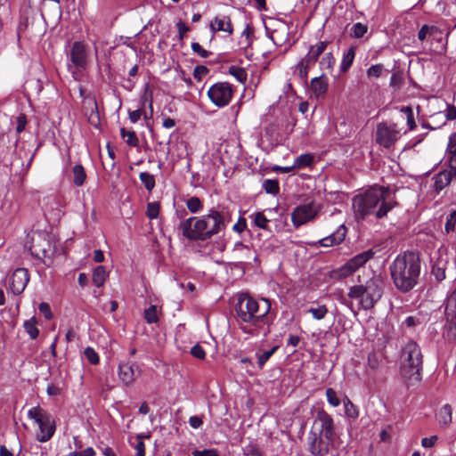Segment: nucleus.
Masks as SVG:
<instances>
[{
	"label": "nucleus",
	"mask_w": 456,
	"mask_h": 456,
	"mask_svg": "<svg viewBox=\"0 0 456 456\" xmlns=\"http://www.w3.org/2000/svg\"><path fill=\"white\" fill-rule=\"evenodd\" d=\"M396 206L390 189L384 186H371L353 198V209L357 220H363L369 216L381 219Z\"/></svg>",
	"instance_id": "nucleus-1"
},
{
	"label": "nucleus",
	"mask_w": 456,
	"mask_h": 456,
	"mask_svg": "<svg viewBox=\"0 0 456 456\" xmlns=\"http://www.w3.org/2000/svg\"><path fill=\"white\" fill-rule=\"evenodd\" d=\"M228 211L224 208H211L200 217H190L182 221L179 229L190 240H207L225 230L229 222Z\"/></svg>",
	"instance_id": "nucleus-2"
},
{
	"label": "nucleus",
	"mask_w": 456,
	"mask_h": 456,
	"mask_svg": "<svg viewBox=\"0 0 456 456\" xmlns=\"http://www.w3.org/2000/svg\"><path fill=\"white\" fill-rule=\"evenodd\" d=\"M394 286L402 293L410 292L419 283L421 262L418 253L406 251L398 255L389 265Z\"/></svg>",
	"instance_id": "nucleus-3"
},
{
	"label": "nucleus",
	"mask_w": 456,
	"mask_h": 456,
	"mask_svg": "<svg viewBox=\"0 0 456 456\" xmlns=\"http://www.w3.org/2000/svg\"><path fill=\"white\" fill-rule=\"evenodd\" d=\"M235 309L239 321L250 326V329L241 327L242 331L253 335L252 328L258 329L268 322L271 302L266 298L256 299L248 293H242L238 297Z\"/></svg>",
	"instance_id": "nucleus-4"
},
{
	"label": "nucleus",
	"mask_w": 456,
	"mask_h": 456,
	"mask_svg": "<svg viewBox=\"0 0 456 456\" xmlns=\"http://www.w3.org/2000/svg\"><path fill=\"white\" fill-rule=\"evenodd\" d=\"M336 433L333 419L322 411L307 436V449L314 456H326L333 447Z\"/></svg>",
	"instance_id": "nucleus-5"
},
{
	"label": "nucleus",
	"mask_w": 456,
	"mask_h": 456,
	"mask_svg": "<svg viewBox=\"0 0 456 456\" xmlns=\"http://www.w3.org/2000/svg\"><path fill=\"white\" fill-rule=\"evenodd\" d=\"M383 281L379 276L368 280L364 285H355L349 289L348 297L358 299L362 309L372 308L383 294Z\"/></svg>",
	"instance_id": "nucleus-6"
},
{
	"label": "nucleus",
	"mask_w": 456,
	"mask_h": 456,
	"mask_svg": "<svg viewBox=\"0 0 456 456\" xmlns=\"http://www.w3.org/2000/svg\"><path fill=\"white\" fill-rule=\"evenodd\" d=\"M401 374L407 379H420L423 356L419 346L413 340H409L402 348Z\"/></svg>",
	"instance_id": "nucleus-7"
},
{
	"label": "nucleus",
	"mask_w": 456,
	"mask_h": 456,
	"mask_svg": "<svg viewBox=\"0 0 456 456\" xmlns=\"http://www.w3.org/2000/svg\"><path fill=\"white\" fill-rule=\"evenodd\" d=\"M28 417L38 425L37 441L45 443L53 437L55 432V422L48 411L39 406L32 407L28 411Z\"/></svg>",
	"instance_id": "nucleus-8"
},
{
	"label": "nucleus",
	"mask_w": 456,
	"mask_h": 456,
	"mask_svg": "<svg viewBox=\"0 0 456 456\" xmlns=\"http://www.w3.org/2000/svg\"><path fill=\"white\" fill-rule=\"evenodd\" d=\"M232 86L227 82H217L208 90L209 100L218 108L227 106L232 100Z\"/></svg>",
	"instance_id": "nucleus-9"
},
{
	"label": "nucleus",
	"mask_w": 456,
	"mask_h": 456,
	"mask_svg": "<svg viewBox=\"0 0 456 456\" xmlns=\"http://www.w3.org/2000/svg\"><path fill=\"white\" fill-rule=\"evenodd\" d=\"M321 206L314 200L299 205L291 213L293 225L297 228L302 224L314 220L319 214Z\"/></svg>",
	"instance_id": "nucleus-10"
},
{
	"label": "nucleus",
	"mask_w": 456,
	"mask_h": 456,
	"mask_svg": "<svg viewBox=\"0 0 456 456\" xmlns=\"http://www.w3.org/2000/svg\"><path fill=\"white\" fill-rule=\"evenodd\" d=\"M401 137L396 124L381 122L377 125L376 142L384 148H390Z\"/></svg>",
	"instance_id": "nucleus-11"
},
{
	"label": "nucleus",
	"mask_w": 456,
	"mask_h": 456,
	"mask_svg": "<svg viewBox=\"0 0 456 456\" xmlns=\"http://www.w3.org/2000/svg\"><path fill=\"white\" fill-rule=\"evenodd\" d=\"M68 60L71 62V64H68V69L76 79L77 70L85 69L86 64V51L85 45L81 42H74L69 53L68 54Z\"/></svg>",
	"instance_id": "nucleus-12"
},
{
	"label": "nucleus",
	"mask_w": 456,
	"mask_h": 456,
	"mask_svg": "<svg viewBox=\"0 0 456 456\" xmlns=\"http://www.w3.org/2000/svg\"><path fill=\"white\" fill-rule=\"evenodd\" d=\"M374 254L375 253L372 249H368L354 256V257L350 258L343 266L338 269L336 273H338V277L340 278H346L351 275L369 260H370L374 256Z\"/></svg>",
	"instance_id": "nucleus-13"
},
{
	"label": "nucleus",
	"mask_w": 456,
	"mask_h": 456,
	"mask_svg": "<svg viewBox=\"0 0 456 456\" xmlns=\"http://www.w3.org/2000/svg\"><path fill=\"white\" fill-rule=\"evenodd\" d=\"M29 281L28 272L25 268H17L10 277V289L13 294H20Z\"/></svg>",
	"instance_id": "nucleus-14"
},
{
	"label": "nucleus",
	"mask_w": 456,
	"mask_h": 456,
	"mask_svg": "<svg viewBox=\"0 0 456 456\" xmlns=\"http://www.w3.org/2000/svg\"><path fill=\"white\" fill-rule=\"evenodd\" d=\"M136 372L139 373V368L134 362L120 363L118 365V378L125 386H130L134 383Z\"/></svg>",
	"instance_id": "nucleus-15"
},
{
	"label": "nucleus",
	"mask_w": 456,
	"mask_h": 456,
	"mask_svg": "<svg viewBox=\"0 0 456 456\" xmlns=\"http://www.w3.org/2000/svg\"><path fill=\"white\" fill-rule=\"evenodd\" d=\"M347 229L344 224H341L336 232L329 236L321 239L318 244L322 247H331L340 244L346 238Z\"/></svg>",
	"instance_id": "nucleus-16"
},
{
	"label": "nucleus",
	"mask_w": 456,
	"mask_h": 456,
	"mask_svg": "<svg viewBox=\"0 0 456 456\" xmlns=\"http://www.w3.org/2000/svg\"><path fill=\"white\" fill-rule=\"evenodd\" d=\"M445 319L456 320V287H452L447 292L444 301Z\"/></svg>",
	"instance_id": "nucleus-17"
},
{
	"label": "nucleus",
	"mask_w": 456,
	"mask_h": 456,
	"mask_svg": "<svg viewBox=\"0 0 456 456\" xmlns=\"http://www.w3.org/2000/svg\"><path fill=\"white\" fill-rule=\"evenodd\" d=\"M210 28L214 33L217 31H224L228 35H232L233 32L231 19L226 15L216 16L211 22Z\"/></svg>",
	"instance_id": "nucleus-18"
},
{
	"label": "nucleus",
	"mask_w": 456,
	"mask_h": 456,
	"mask_svg": "<svg viewBox=\"0 0 456 456\" xmlns=\"http://www.w3.org/2000/svg\"><path fill=\"white\" fill-rule=\"evenodd\" d=\"M455 172L452 170H444L439 172L437 175L434 176V189L436 192L441 191L444 187H446L452 181V177H454Z\"/></svg>",
	"instance_id": "nucleus-19"
},
{
	"label": "nucleus",
	"mask_w": 456,
	"mask_h": 456,
	"mask_svg": "<svg viewBox=\"0 0 456 456\" xmlns=\"http://www.w3.org/2000/svg\"><path fill=\"white\" fill-rule=\"evenodd\" d=\"M328 43L325 41L319 42L315 45H311L307 54L302 61L306 62V65L314 64L319 56L325 51Z\"/></svg>",
	"instance_id": "nucleus-20"
},
{
	"label": "nucleus",
	"mask_w": 456,
	"mask_h": 456,
	"mask_svg": "<svg viewBox=\"0 0 456 456\" xmlns=\"http://www.w3.org/2000/svg\"><path fill=\"white\" fill-rule=\"evenodd\" d=\"M311 89L317 98L323 96L328 89V78L324 75L314 77L311 81Z\"/></svg>",
	"instance_id": "nucleus-21"
},
{
	"label": "nucleus",
	"mask_w": 456,
	"mask_h": 456,
	"mask_svg": "<svg viewBox=\"0 0 456 456\" xmlns=\"http://www.w3.org/2000/svg\"><path fill=\"white\" fill-rule=\"evenodd\" d=\"M355 56V47L351 46L343 53L342 61L340 64L341 72H346L352 66Z\"/></svg>",
	"instance_id": "nucleus-22"
},
{
	"label": "nucleus",
	"mask_w": 456,
	"mask_h": 456,
	"mask_svg": "<svg viewBox=\"0 0 456 456\" xmlns=\"http://www.w3.org/2000/svg\"><path fill=\"white\" fill-rule=\"evenodd\" d=\"M443 336L449 342H456V320L446 319Z\"/></svg>",
	"instance_id": "nucleus-23"
},
{
	"label": "nucleus",
	"mask_w": 456,
	"mask_h": 456,
	"mask_svg": "<svg viewBox=\"0 0 456 456\" xmlns=\"http://www.w3.org/2000/svg\"><path fill=\"white\" fill-rule=\"evenodd\" d=\"M73 183L76 186H82L86 179V174L81 164H77L72 168Z\"/></svg>",
	"instance_id": "nucleus-24"
},
{
	"label": "nucleus",
	"mask_w": 456,
	"mask_h": 456,
	"mask_svg": "<svg viewBox=\"0 0 456 456\" xmlns=\"http://www.w3.org/2000/svg\"><path fill=\"white\" fill-rule=\"evenodd\" d=\"M107 277L108 273L106 268L102 265H99L94 270L93 282L96 287L101 288L103 286Z\"/></svg>",
	"instance_id": "nucleus-25"
},
{
	"label": "nucleus",
	"mask_w": 456,
	"mask_h": 456,
	"mask_svg": "<svg viewBox=\"0 0 456 456\" xmlns=\"http://www.w3.org/2000/svg\"><path fill=\"white\" fill-rule=\"evenodd\" d=\"M452 410L450 404H444L439 411L438 421L441 425L448 427L452 422Z\"/></svg>",
	"instance_id": "nucleus-26"
},
{
	"label": "nucleus",
	"mask_w": 456,
	"mask_h": 456,
	"mask_svg": "<svg viewBox=\"0 0 456 456\" xmlns=\"http://www.w3.org/2000/svg\"><path fill=\"white\" fill-rule=\"evenodd\" d=\"M37 322L35 317L24 322L23 327L31 339H36L39 335V330L37 327Z\"/></svg>",
	"instance_id": "nucleus-27"
},
{
	"label": "nucleus",
	"mask_w": 456,
	"mask_h": 456,
	"mask_svg": "<svg viewBox=\"0 0 456 456\" xmlns=\"http://www.w3.org/2000/svg\"><path fill=\"white\" fill-rule=\"evenodd\" d=\"M314 163V157L310 153L301 154L294 160L296 168L310 167Z\"/></svg>",
	"instance_id": "nucleus-28"
},
{
	"label": "nucleus",
	"mask_w": 456,
	"mask_h": 456,
	"mask_svg": "<svg viewBox=\"0 0 456 456\" xmlns=\"http://www.w3.org/2000/svg\"><path fill=\"white\" fill-rule=\"evenodd\" d=\"M121 137L126 140V142L131 147H137L139 140L134 131H126L125 128L120 129Z\"/></svg>",
	"instance_id": "nucleus-29"
},
{
	"label": "nucleus",
	"mask_w": 456,
	"mask_h": 456,
	"mask_svg": "<svg viewBox=\"0 0 456 456\" xmlns=\"http://www.w3.org/2000/svg\"><path fill=\"white\" fill-rule=\"evenodd\" d=\"M263 189L268 194L276 195L280 191L279 181L277 179H266L263 182Z\"/></svg>",
	"instance_id": "nucleus-30"
},
{
	"label": "nucleus",
	"mask_w": 456,
	"mask_h": 456,
	"mask_svg": "<svg viewBox=\"0 0 456 456\" xmlns=\"http://www.w3.org/2000/svg\"><path fill=\"white\" fill-rule=\"evenodd\" d=\"M139 178L148 191H151L154 189L155 178L153 175L148 172H141Z\"/></svg>",
	"instance_id": "nucleus-31"
},
{
	"label": "nucleus",
	"mask_w": 456,
	"mask_h": 456,
	"mask_svg": "<svg viewBox=\"0 0 456 456\" xmlns=\"http://www.w3.org/2000/svg\"><path fill=\"white\" fill-rule=\"evenodd\" d=\"M252 218L254 224L263 230H268L269 220L265 217V216L262 212H256L250 216Z\"/></svg>",
	"instance_id": "nucleus-32"
},
{
	"label": "nucleus",
	"mask_w": 456,
	"mask_h": 456,
	"mask_svg": "<svg viewBox=\"0 0 456 456\" xmlns=\"http://www.w3.org/2000/svg\"><path fill=\"white\" fill-rule=\"evenodd\" d=\"M144 319L149 324L157 323L159 322V315L156 305H151L144 310Z\"/></svg>",
	"instance_id": "nucleus-33"
},
{
	"label": "nucleus",
	"mask_w": 456,
	"mask_h": 456,
	"mask_svg": "<svg viewBox=\"0 0 456 456\" xmlns=\"http://www.w3.org/2000/svg\"><path fill=\"white\" fill-rule=\"evenodd\" d=\"M334 64H335V58L333 57L332 53H325L320 61L321 69L322 70H329L330 72L332 71Z\"/></svg>",
	"instance_id": "nucleus-34"
},
{
	"label": "nucleus",
	"mask_w": 456,
	"mask_h": 456,
	"mask_svg": "<svg viewBox=\"0 0 456 456\" xmlns=\"http://www.w3.org/2000/svg\"><path fill=\"white\" fill-rule=\"evenodd\" d=\"M186 206L189 211L193 214L198 213L203 208V204L198 197H191L188 199L186 201Z\"/></svg>",
	"instance_id": "nucleus-35"
},
{
	"label": "nucleus",
	"mask_w": 456,
	"mask_h": 456,
	"mask_svg": "<svg viewBox=\"0 0 456 456\" xmlns=\"http://www.w3.org/2000/svg\"><path fill=\"white\" fill-rule=\"evenodd\" d=\"M229 73L240 83H244L247 79V72L243 68L238 66H231L229 68Z\"/></svg>",
	"instance_id": "nucleus-36"
},
{
	"label": "nucleus",
	"mask_w": 456,
	"mask_h": 456,
	"mask_svg": "<svg viewBox=\"0 0 456 456\" xmlns=\"http://www.w3.org/2000/svg\"><path fill=\"white\" fill-rule=\"evenodd\" d=\"M279 346H274L270 350L264 352L261 354H256L257 364L260 369H263L265 362L271 358V356L278 350Z\"/></svg>",
	"instance_id": "nucleus-37"
},
{
	"label": "nucleus",
	"mask_w": 456,
	"mask_h": 456,
	"mask_svg": "<svg viewBox=\"0 0 456 456\" xmlns=\"http://www.w3.org/2000/svg\"><path fill=\"white\" fill-rule=\"evenodd\" d=\"M368 27L367 25L357 22L353 25L350 30V34L353 37L361 38L367 32Z\"/></svg>",
	"instance_id": "nucleus-38"
},
{
	"label": "nucleus",
	"mask_w": 456,
	"mask_h": 456,
	"mask_svg": "<svg viewBox=\"0 0 456 456\" xmlns=\"http://www.w3.org/2000/svg\"><path fill=\"white\" fill-rule=\"evenodd\" d=\"M307 313L312 314L313 317L315 320H322L326 316V314L328 313V309H327L326 305H318L317 307L309 308L307 310Z\"/></svg>",
	"instance_id": "nucleus-39"
},
{
	"label": "nucleus",
	"mask_w": 456,
	"mask_h": 456,
	"mask_svg": "<svg viewBox=\"0 0 456 456\" xmlns=\"http://www.w3.org/2000/svg\"><path fill=\"white\" fill-rule=\"evenodd\" d=\"M345 411L347 417L355 419L359 415V410L348 398L344 401Z\"/></svg>",
	"instance_id": "nucleus-40"
},
{
	"label": "nucleus",
	"mask_w": 456,
	"mask_h": 456,
	"mask_svg": "<svg viewBox=\"0 0 456 456\" xmlns=\"http://www.w3.org/2000/svg\"><path fill=\"white\" fill-rule=\"evenodd\" d=\"M444 230L446 233H451L456 231V210L451 212L447 216Z\"/></svg>",
	"instance_id": "nucleus-41"
},
{
	"label": "nucleus",
	"mask_w": 456,
	"mask_h": 456,
	"mask_svg": "<svg viewBox=\"0 0 456 456\" xmlns=\"http://www.w3.org/2000/svg\"><path fill=\"white\" fill-rule=\"evenodd\" d=\"M431 273L437 281H442L445 279V268L441 265V263L434 265L432 266Z\"/></svg>",
	"instance_id": "nucleus-42"
},
{
	"label": "nucleus",
	"mask_w": 456,
	"mask_h": 456,
	"mask_svg": "<svg viewBox=\"0 0 456 456\" xmlns=\"http://www.w3.org/2000/svg\"><path fill=\"white\" fill-rule=\"evenodd\" d=\"M160 206L159 202H150L147 204L146 216L150 219H155L159 216Z\"/></svg>",
	"instance_id": "nucleus-43"
},
{
	"label": "nucleus",
	"mask_w": 456,
	"mask_h": 456,
	"mask_svg": "<svg viewBox=\"0 0 456 456\" xmlns=\"http://www.w3.org/2000/svg\"><path fill=\"white\" fill-rule=\"evenodd\" d=\"M245 456H263V452L256 444H250L243 448Z\"/></svg>",
	"instance_id": "nucleus-44"
},
{
	"label": "nucleus",
	"mask_w": 456,
	"mask_h": 456,
	"mask_svg": "<svg viewBox=\"0 0 456 456\" xmlns=\"http://www.w3.org/2000/svg\"><path fill=\"white\" fill-rule=\"evenodd\" d=\"M326 397L329 403L334 407H337L340 404V400L337 395V393L332 388L326 389Z\"/></svg>",
	"instance_id": "nucleus-45"
},
{
	"label": "nucleus",
	"mask_w": 456,
	"mask_h": 456,
	"mask_svg": "<svg viewBox=\"0 0 456 456\" xmlns=\"http://www.w3.org/2000/svg\"><path fill=\"white\" fill-rule=\"evenodd\" d=\"M85 357L92 364H97L99 362V355L94 348L88 346L84 352Z\"/></svg>",
	"instance_id": "nucleus-46"
},
{
	"label": "nucleus",
	"mask_w": 456,
	"mask_h": 456,
	"mask_svg": "<svg viewBox=\"0 0 456 456\" xmlns=\"http://www.w3.org/2000/svg\"><path fill=\"white\" fill-rule=\"evenodd\" d=\"M401 111L406 115L407 125L409 126V129L412 130L416 126V125H415L413 112H412L411 108V107H403Z\"/></svg>",
	"instance_id": "nucleus-47"
},
{
	"label": "nucleus",
	"mask_w": 456,
	"mask_h": 456,
	"mask_svg": "<svg viewBox=\"0 0 456 456\" xmlns=\"http://www.w3.org/2000/svg\"><path fill=\"white\" fill-rule=\"evenodd\" d=\"M311 65H306V62H305L304 61L301 60V61L297 65V71L298 73V76L300 77V78L304 81H305L307 79V70H308V68L310 67Z\"/></svg>",
	"instance_id": "nucleus-48"
},
{
	"label": "nucleus",
	"mask_w": 456,
	"mask_h": 456,
	"mask_svg": "<svg viewBox=\"0 0 456 456\" xmlns=\"http://www.w3.org/2000/svg\"><path fill=\"white\" fill-rule=\"evenodd\" d=\"M436 30L435 27H429L428 25H424L418 32V38L420 41H424L428 35H431Z\"/></svg>",
	"instance_id": "nucleus-49"
},
{
	"label": "nucleus",
	"mask_w": 456,
	"mask_h": 456,
	"mask_svg": "<svg viewBox=\"0 0 456 456\" xmlns=\"http://www.w3.org/2000/svg\"><path fill=\"white\" fill-rule=\"evenodd\" d=\"M191 49L192 51L200 55L202 58H208L211 55V52L207 51L206 49L202 48V46L199 43H192L191 44Z\"/></svg>",
	"instance_id": "nucleus-50"
},
{
	"label": "nucleus",
	"mask_w": 456,
	"mask_h": 456,
	"mask_svg": "<svg viewBox=\"0 0 456 456\" xmlns=\"http://www.w3.org/2000/svg\"><path fill=\"white\" fill-rule=\"evenodd\" d=\"M137 443L134 445L136 456H145V444L142 441V435L136 436Z\"/></svg>",
	"instance_id": "nucleus-51"
},
{
	"label": "nucleus",
	"mask_w": 456,
	"mask_h": 456,
	"mask_svg": "<svg viewBox=\"0 0 456 456\" xmlns=\"http://www.w3.org/2000/svg\"><path fill=\"white\" fill-rule=\"evenodd\" d=\"M383 69L384 67L382 64L371 65L367 70V75L368 77H380Z\"/></svg>",
	"instance_id": "nucleus-52"
},
{
	"label": "nucleus",
	"mask_w": 456,
	"mask_h": 456,
	"mask_svg": "<svg viewBox=\"0 0 456 456\" xmlns=\"http://www.w3.org/2000/svg\"><path fill=\"white\" fill-rule=\"evenodd\" d=\"M208 69L203 65H198L193 69V77L197 80H201V78L208 73Z\"/></svg>",
	"instance_id": "nucleus-53"
},
{
	"label": "nucleus",
	"mask_w": 456,
	"mask_h": 456,
	"mask_svg": "<svg viewBox=\"0 0 456 456\" xmlns=\"http://www.w3.org/2000/svg\"><path fill=\"white\" fill-rule=\"evenodd\" d=\"M191 354L198 358V359H200V360H203L205 357H206V353H205V350L203 349V347L201 346H200L199 344L193 346L191 349Z\"/></svg>",
	"instance_id": "nucleus-54"
},
{
	"label": "nucleus",
	"mask_w": 456,
	"mask_h": 456,
	"mask_svg": "<svg viewBox=\"0 0 456 456\" xmlns=\"http://www.w3.org/2000/svg\"><path fill=\"white\" fill-rule=\"evenodd\" d=\"M39 312L44 314L46 320H51L53 314L50 305L47 303L42 302L38 305Z\"/></svg>",
	"instance_id": "nucleus-55"
},
{
	"label": "nucleus",
	"mask_w": 456,
	"mask_h": 456,
	"mask_svg": "<svg viewBox=\"0 0 456 456\" xmlns=\"http://www.w3.org/2000/svg\"><path fill=\"white\" fill-rule=\"evenodd\" d=\"M142 102L143 106L148 103L149 107L152 110V93L150 91L148 85L146 86L145 91L142 96Z\"/></svg>",
	"instance_id": "nucleus-56"
},
{
	"label": "nucleus",
	"mask_w": 456,
	"mask_h": 456,
	"mask_svg": "<svg viewBox=\"0 0 456 456\" xmlns=\"http://www.w3.org/2000/svg\"><path fill=\"white\" fill-rule=\"evenodd\" d=\"M26 125H27V118L24 114H20L17 118L16 132L18 134H20L22 131H24Z\"/></svg>",
	"instance_id": "nucleus-57"
},
{
	"label": "nucleus",
	"mask_w": 456,
	"mask_h": 456,
	"mask_svg": "<svg viewBox=\"0 0 456 456\" xmlns=\"http://www.w3.org/2000/svg\"><path fill=\"white\" fill-rule=\"evenodd\" d=\"M444 116L447 120H454L456 119V107L453 105H447V108L444 111Z\"/></svg>",
	"instance_id": "nucleus-58"
},
{
	"label": "nucleus",
	"mask_w": 456,
	"mask_h": 456,
	"mask_svg": "<svg viewBox=\"0 0 456 456\" xmlns=\"http://www.w3.org/2000/svg\"><path fill=\"white\" fill-rule=\"evenodd\" d=\"M438 437L436 436H432L430 437H425L421 440V445L425 448H430L435 445Z\"/></svg>",
	"instance_id": "nucleus-59"
},
{
	"label": "nucleus",
	"mask_w": 456,
	"mask_h": 456,
	"mask_svg": "<svg viewBox=\"0 0 456 456\" xmlns=\"http://www.w3.org/2000/svg\"><path fill=\"white\" fill-rule=\"evenodd\" d=\"M450 170L456 173V151L455 152H446Z\"/></svg>",
	"instance_id": "nucleus-60"
},
{
	"label": "nucleus",
	"mask_w": 456,
	"mask_h": 456,
	"mask_svg": "<svg viewBox=\"0 0 456 456\" xmlns=\"http://www.w3.org/2000/svg\"><path fill=\"white\" fill-rule=\"evenodd\" d=\"M193 456H218V453L216 450H203L199 451L195 450L192 452Z\"/></svg>",
	"instance_id": "nucleus-61"
},
{
	"label": "nucleus",
	"mask_w": 456,
	"mask_h": 456,
	"mask_svg": "<svg viewBox=\"0 0 456 456\" xmlns=\"http://www.w3.org/2000/svg\"><path fill=\"white\" fill-rule=\"evenodd\" d=\"M456 151V133L451 134L449 137V142L447 145L446 152H455Z\"/></svg>",
	"instance_id": "nucleus-62"
},
{
	"label": "nucleus",
	"mask_w": 456,
	"mask_h": 456,
	"mask_svg": "<svg viewBox=\"0 0 456 456\" xmlns=\"http://www.w3.org/2000/svg\"><path fill=\"white\" fill-rule=\"evenodd\" d=\"M176 27L178 28L179 39L183 40L186 32L189 31V28L181 20L177 22Z\"/></svg>",
	"instance_id": "nucleus-63"
},
{
	"label": "nucleus",
	"mask_w": 456,
	"mask_h": 456,
	"mask_svg": "<svg viewBox=\"0 0 456 456\" xmlns=\"http://www.w3.org/2000/svg\"><path fill=\"white\" fill-rule=\"evenodd\" d=\"M143 111L139 109L133 111H129V119L132 123H136L142 117Z\"/></svg>",
	"instance_id": "nucleus-64"
}]
</instances>
